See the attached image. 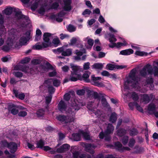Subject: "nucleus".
<instances>
[{
    "label": "nucleus",
    "instance_id": "b1692460",
    "mask_svg": "<svg viewBox=\"0 0 158 158\" xmlns=\"http://www.w3.org/2000/svg\"><path fill=\"white\" fill-rule=\"evenodd\" d=\"M51 35L52 34L49 33H44L43 36V39L44 41L48 43L50 40L49 37L51 36Z\"/></svg>",
    "mask_w": 158,
    "mask_h": 158
},
{
    "label": "nucleus",
    "instance_id": "79ce46f5",
    "mask_svg": "<svg viewBox=\"0 0 158 158\" xmlns=\"http://www.w3.org/2000/svg\"><path fill=\"white\" fill-rule=\"evenodd\" d=\"M135 54L139 56H147L148 55V53L146 52H141L139 51H136L135 52Z\"/></svg>",
    "mask_w": 158,
    "mask_h": 158
},
{
    "label": "nucleus",
    "instance_id": "6ab92c4d",
    "mask_svg": "<svg viewBox=\"0 0 158 158\" xmlns=\"http://www.w3.org/2000/svg\"><path fill=\"white\" fill-rule=\"evenodd\" d=\"M71 68H72L73 71H71V73H73L75 74V75L78 76H79V74L77 73L79 70V68L78 66L75 65L73 64H71Z\"/></svg>",
    "mask_w": 158,
    "mask_h": 158
},
{
    "label": "nucleus",
    "instance_id": "7ed1b4c3",
    "mask_svg": "<svg viewBox=\"0 0 158 158\" xmlns=\"http://www.w3.org/2000/svg\"><path fill=\"white\" fill-rule=\"evenodd\" d=\"M56 119L58 121L64 123H70L72 121V119L70 118L69 116L64 114H59L57 115Z\"/></svg>",
    "mask_w": 158,
    "mask_h": 158
},
{
    "label": "nucleus",
    "instance_id": "423d86ee",
    "mask_svg": "<svg viewBox=\"0 0 158 158\" xmlns=\"http://www.w3.org/2000/svg\"><path fill=\"white\" fill-rule=\"evenodd\" d=\"M109 36L108 40L109 42L111 43L109 44V46L110 48H113L115 47H116V43H114L117 41L114 35L109 33L108 34Z\"/></svg>",
    "mask_w": 158,
    "mask_h": 158
},
{
    "label": "nucleus",
    "instance_id": "7c9ffc66",
    "mask_svg": "<svg viewBox=\"0 0 158 158\" xmlns=\"http://www.w3.org/2000/svg\"><path fill=\"white\" fill-rule=\"evenodd\" d=\"M131 97L134 102L138 101L139 99L138 94L135 92H133L132 93Z\"/></svg>",
    "mask_w": 158,
    "mask_h": 158
},
{
    "label": "nucleus",
    "instance_id": "f8f14e48",
    "mask_svg": "<svg viewBox=\"0 0 158 158\" xmlns=\"http://www.w3.org/2000/svg\"><path fill=\"white\" fill-rule=\"evenodd\" d=\"M40 68L42 70L46 71L48 69H53V67L48 62H47L45 64H41L40 65Z\"/></svg>",
    "mask_w": 158,
    "mask_h": 158
},
{
    "label": "nucleus",
    "instance_id": "cd10ccee",
    "mask_svg": "<svg viewBox=\"0 0 158 158\" xmlns=\"http://www.w3.org/2000/svg\"><path fill=\"white\" fill-rule=\"evenodd\" d=\"M44 144V142L42 139H40L36 143L37 146L36 148L42 149Z\"/></svg>",
    "mask_w": 158,
    "mask_h": 158
},
{
    "label": "nucleus",
    "instance_id": "864d4df0",
    "mask_svg": "<svg viewBox=\"0 0 158 158\" xmlns=\"http://www.w3.org/2000/svg\"><path fill=\"white\" fill-rule=\"evenodd\" d=\"M153 82V79L152 77H148L146 78V82L148 84H152Z\"/></svg>",
    "mask_w": 158,
    "mask_h": 158
},
{
    "label": "nucleus",
    "instance_id": "ddd939ff",
    "mask_svg": "<svg viewBox=\"0 0 158 158\" xmlns=\"http://www.w3.org/2000/svg\"><path fill=\"white\" fill-rule=\"evenodd\" d=\"M72 3L71 0H65L64 1V6L63 9L65 11H69L71 9V4Z\"/></svg>",
    "mask_w": 158,
    "mask_h": 158
},
{
    "label": "nucleus",
    "instance_id": "774afa93",
    "mask_svg": "<svg viewBox=\"0 0 158 158\" xmlns=\"http://www.w3.org/2000/svg\"><path fill=\"white\" fill-rule=\"evenodd\" d=\"M154 68V75L155 76H158V68L155 66L153 67Z\"/></svg>",
    "mask_w": 158,
    "mask_h": 158
},
{
    "label": "nucleus",
    "instance_id": "603ef678",
    "mask_svg": "<svg viewBox=\"0 0 158 158\" xmlns=\"http://www.w3.org/2000/svg\"><path fill=\"white\" fill-rule=\"evenodd\" d=\"M63 15L61 13H59L57 15H53L51 16V18L52 19H55L56 17H62Z\"/></svg>",
    "mask_w": 158,
    "mask_h": 158
},
{
    "label": "nucleus",
    "instance_id": "4c0bfd02",
    "mask_svg": "<svg viewBox=\"0 0 158 158\" xmlns=\"http://www.w3.org/2000/svg\"><path fill=\"white\" fill-rule=\"evenodd\" d=\"M67 29L69 32H72L76 31V28L73 25L69 24L68 27H67Z\"/></svg>",
    "mask_w": 158,
    "mask_h": 158
},
{
    "label": "nucleus",
    "instance_id": "dca6fc26",
    "mask_svg": "<svg viewBox=\"0 0 158 158\" xmlns=\"http://www.w3.org/2000/svg\"><path fill=\"white\" fill-rule=\"evenodd\" d=\"M114 129V127L111 124H109L107 127L106 130L105 131V134L108 135L113 133Z\"/></svg>",
    "mask_w": 158,
    "mask_h": 158
},
{
    "label": "nucleus",
    "instance_id": "338daca9",
    "mask_svg": "<svg viewBox=\"0 0 158 158\" xmlns=\"http://www.w3.org/2000/svg\"><path fill=\"white\" fill-rule=\"evenodd\" d=\"M60 38L61 40H63L65 38H68L69 37V35L66 34H63V33H61L60 35Z\"/></svg>",
    "mask_w": 158,
    "mask_h": 158
},
{
    "label": "nucleus",
    "instance_id": "09e8293b",
    "mask_svg": "<svg viewBox=\"0 0 158 158\" xmlns=\"http://www.w3.org/2000/svg\"><path fill=\"white\" fill-rule=\"evenodd\" d=\"M38 43L36 44L35 45H33L32 47V48L34 50H40L43 48L41 45L38 44Z\"/></svg>",
    "mask_w": 158,
    "mask_h": 158
},
{
    "label": "nucleus",
    "instance_id": "bb28decb",
    "mask_svg": "<svg viewBox=\"0 0 158 158\" xmlns=\"http://www.w3.org/2000/svg\"><path fill=\"white\" fill-rule=\"evenodd\" d=\"M117 114L115 113H112L110 117V121L112 123H115L117 119Z\"/></svg>",
    "mask_w": 158,
    "mask_h": 158
},
{
    "label": "nucleus",
    "instance_id": "052dcab7",
    "mask_svg": "<svg viewBox=\"0 0 158 158\" xmlns=\"http://www.w3.org/2000/svg\"><path fill=\"white\" fill-rule=\"evenodd\" d=\"M14 74L16 77L18 78L21 77L23 76V73L19 71L15 72Z\"/></svg>",
    "mask_w": 158,
    "mask_h": 158
},
{
    "label": "nucleus",
    "instance_id": "f03ea898",
    "mask_svg": "<svg viewBox=\"0 0 158 158\" xmlns=\"http://www.w3.org/2000/svg\"><path fill=\"white\" fill-rule=\"evenodd\" d=\"M153 69L152 66L149 64H147L144 66L140 71L139 74L143 77H146L147 72L148 74L152 75L153 73Z\"/></svg>",
    "mask_w": 158,
    "mask_h": 158
},
{
    "label": "nucleus",
    "instance_id": "473e14b6",
    "mask_svg": "<svg viewBox=\"0 0 158 158\" xmlns=\"http://www.w3.org/2000/svg\"><path fill=\"white\" fill-rule=\"evenodd\" d=\"M156 106L154 104H151L148 105V110L149 111L153 112L154 114L156 110Z\"/></svg>",
    "mask_w": 158,
    "mask_h": 158
},
{
    "label": "nucleus",
    "instance_id": "aec40b11",
    "mask_svg": "<svg viewBox=\"0 0 158 158\" xmlns=\"http://www.w3.org/2000/svg\"><path fill=\"white\" fill-rule=\"evenodd\" d=\"M135 105L136 106V108H138V107H139V108H140L141 109V110H142V111H141L140 110H139V111H140V112H143V109L138 104V103L137 102H130L128 104V106L131 110H133V109L134 107V106Z\"/></svg>",
    "mask_w": 158,
    "mask_h": 158
},
{
    "label": "nucleus",
    "instance_id": "5fc2aeb1",
    "mask_svg": "<svg viewBox=\"0 0 158 158\" xmlns=\"http://www.w3.org/2000/svg\"><path fill=\"white\" fill-rule=\"evenodd\" d=\"M10 49V47L8 45H4L3 46L2 50L4 52H7L9 51Z\"/></svg>",
    "mask_w": 158,
    "mask_h": 158
},
{
    "label": "nucleus",
    "instance_id": "393cba45",
    "mask_svg": "<svg viewBox=\"0 0 158 158\" xmlns=\"http://www.w3.org/2000/svg\"><path fill=\"white\" fill-rule=\"evenodd\" d=\"M9 143L6 140H3L0 142V148H8Z\"/></svg>",
    "mask_w": 158,
    "mask_h": 158
},
{
    "label": "nucleus",
    "instance_id": "69168bd1",
    "mask_svg": "<svg viewBox=\"0 0 158 158\" xmlns=\"http://www.w3.org/2000/svg\"><path fill=\"white\" fill-rule=\"evenodd\" d=\"M38 6V3L37 2H35L32 4L31 6V9L32 10H35Z\"/></svg>",
    "mask_w": 158,
    "mask_h": 158
},
{
    "label": "nucleus",
    "instance_id": "13d9d810",
    "mask_svg": "<svg viewBox=\"0 0 158 158\" xmlns=\"http://www.w3.org/2000/svg\"><path fill=\"white\" fill-rule=\"evenodd\" d=\"M18 114L19 116L22 117H24L27 114V112L25 111H20Z\"/></svg>",
    "mask_w": 158,
    "mask_h": 158
},
{
    "label": "nucleus",
    "instance_id": "20e7f679",
    "mask_svg": "<svg viewBox=\"0 0 158 158\" xmlns=\"http://www.w3.org/2000/svg\"><path fill=\"white\" fill-rule=\"evenodd\" d=\"M97 147V146L94 144L89 143H84L83 146V147L85 148L84 150L92 155V156H94L95 152L94 149H91V148L95 149Z\"/></svg>",
    "mask_w": 158,
    "mask_h": 158
},
{
    "label": "nucleus",
    "instance_id": "0eeeda50",
    "mask_svg": "<svg viewBox=\"0 0 158 158\" xmlns=\"http://www.w3.org/2000/svg\"><path fill=\"white\" fill-rule=\"evenodd\" d=\"M70 148V146L69 144L65 143L57 148L56 152L58 153H64L68 151Z\"/></svg>",
    "mask_w": 158,
    "mask_h": 158
},
{
    "label": "nucleus",
    "instance_id": "e433bc0d",
    "mask_svg": "<svg viewBox=\"0 0 158 158\" xmlns=\"http://www.w3.org/2000/svg\"><path fill=\"white\" fill-rule=\"evenodd\" d=\"M29 40L25 36H22L19 40V42L22 45H25L27 42Z\"/></svg>",
    "mask_w": 158,
    "mask_h": 158
},
{
    "label": "nucleus",
    "instance_id": "4be33fe9",
    "mask_svg": "<svg viewBox=\"0 0 158 158\" xmlns=\"http://www.w3.org/2000/svg\"><path fill=\"white\" fill-rule=\"evenodd\" d=\"M81 138V135L78 133H74L72 134V139L75 141L80 140Z\"/></svg>",
    "mask_w": 158,
    "mask_h": 158
},
{
    "label": "nucleus",
    "instance_id": "ea45409f",
    "mask_svg": "<svg viewBox=\"0 0 158 158\" xmlns=\"http://www.w3.org/2000/svg\"><path fill=\"white\" fill-rule=\"evenodd\" d=\"M101 102L102 106L104 107H107L109 106L106 98L103 96H102V98Z\"/></svg>",
    "mask_w": 158,
    "mask_h": 158
},
{
    "label": "nucleus",
    "instance_id": "a878e982",
    "mask_svg": "<svg viewBox=\"0 0 158 158\" xmlns=\"http://www.w3.org/2000/svg\"><path fill=\"white\" fill-rule=\"evenodd\" d=\"M127 131L124 128H119L117 131V134L120 137L124 135L126 133Z\"/></svg>",
    "mask_w": 158,
    "mask_h": 158
},
{
    "label": "nucleus",
    "instance_id": "6e6552de",
    "mask_svg": "<svg viewBox=\"0 0 158 158\" xmlns=\"http://www.w3.org/2000/svg\"><path fill=\"white\" fill-rule=\"evenodd\" d=\"M136 70L133 69L131 70L129 75L130 78L134 81L135 85H136L138 83V77L136 75Z\"/></svg>",
    "mask_w": 158,
    "mask_h": 158
},
{
    "label": "nucleus",
    "instance_id": "6e6d98bb",
    "mask_svg": "<svg viewBox=\"0 0 158 158\" xmlns=\"http://www.w3.org/2000/svg\"><path fill=\"white\" fill-rule=\"evenodd\" d=\"M59 6L58 3L57 2H54L52 5L51 8L52 9H56Z\"/></svg>",
    "mask_w": 158,
    "mask_h": 158
},
{
    "label": "nucleus",
    "instance_id": "e2e57ef3",
    "mask_svg": "<svg viewBox=\"0 0 158 158\" xmlns=\"http://www.w3.org/2000/svg\"><path fill=\"white\" fill-rule=\"evenodd\" d=\"M59 139L60 140H62L65 137V135L61 132L58 133Z\"/></svg>",
    "mask_w": 158,
    "mask_h": 158
},
{
    "label": "nucleus",
    "instance_id": "39448f33",
    "mask_svg": "<svg viewBox=\"0 0 158 158\" xmlns=\"http://www.w3.org/2000/svg\"><path fill=\"white\" fill-rule=\"evenodd\" d=\"M19 108L18 106L12 103H9L7 107L9 112L14 115L17 114L19 113Z\"/></svg>",
    "mask_w": 158,
    "mask_h": 158
},
{
    "label": "nucleus",
    "instance_id": "2f4dec72",
    "mask_svg": "<svg viewBox=\"0 0 158 158\" xmlns=\"http://www.w3.org/2000/svg\"><path fill=\"white\" fill-rule=\"evenodd\" d=\"M45 111L43 109H40L38 110L36 114L38 117H42L44 114Z\"/></svg>",
    "mask_w": 158,
    "mask_h": 158
},
{
    "label": "nucleus",
    "instance_id": "58836bf2",
    "mask_svg": "<svg viewBox=\"0 0 158 158\" xmlns=\"http://www.w3.org/2000/svg\"><path fill=\"white\" fill-rule=\"evenodd\" d=\"M13 9L11 7L7 8L4 10L5 14L7 15H11L13 12Z\"/></svg>",
    "mask_w": 158,
    "mask_h": 158
},
{
    "label": "nucleus",
    "instance_id": "4468645a",
    "mask_svg": "<svg viewBox=\"0 0 158 158\" xmlns=\"http://www.w3.org/2000/svg\"><path fill=\"white\" fill-rule=\"evenodd\" d=\"M141 97L143 98V102L146 103H148L153 98V95L152 94H151L149 97L148 94H143Z\"/></svg>",
    "mask_w": 158,
    "mask_h": 158
},
{
    "label": "nucleus",
    "instance_id": "f257e3e1",
    "mask_svg": "<svg viewBox=\"0 0 158 158\" xmlns=\"http://www.w3.org/2000/svg\"><path fill=\"white\" fill-rule=\"evenodd\" d=\"M82 103L77 100H74L67 110V112L73 116L75 115L76 111L79 110L81 106H83Z\"/></svg>",
    "mask_w": 158,
    "mask_h": 158
},
{
    "label": "nucleus",
    "instance_id": "a19ab883",
    "mask_svg": "<svg viewBox=\"0 0 158 158\" xmlns=\"http://www.w3.org/2000/svg\"><path fill=\"white\" fill-rule=\"evenodd\" d=\"M14 93L15 94L16 97L18 96V98L21 100H23L24 99L25 95L24 93H22L19 94L18 95V93L15 90L14 91Z\"/></svg>",
    "mask_w": 158,
    "mask_h": 158
},
{
    "label": "nucleus",
    "instance_id": "c03bdc74",
    "mask_svg": "<svg viewBox=\"0 0 158 158\" xmlns=\"http://www.w3.org/2000/svg\"><path fill=\"white\" fill-rule=\"evenodd\" d=\"M129 137L127 136H125L123 137L122 139V142L124 145H126L128 142Z\"/></svg>",
    "mask_w": 158,
    "mask_h": 158
},
{
    "label": "nucleus",
    "instance_id": "f704fd0d",
    "mask_svg": "<svg viewBox=\"0 0 158 158\" xmlns=\"http://www.w3.org/2000/svg\"><path fill=\"white\" fill-rule=\"evenodd\" d=\"M92 66L95 69H101L103 68V65L101 63H95L92 65Z\"/></svg>",
    "mask_w": 158,
    "mask_h": 158
},
{
    "label": "nucleus",
    "instance_id": "1a4fd4ad",
    "mask_svg": "<svg viewBox=\"0 0 158 158\" xmlns=\"http://www.w3.org/2000/svg\"><path fill=\"white\" fill-rule=\"evenodd\" d=\"M8 148L10 149V152L12 154H14L17 151L18 147L17 144L14 142L9 143Z\"/></svg>",
    "mask_w": 158,
    "mask_h": 158
},
{
    "label": "nucleus",
    "instance_id": "49530a36",
    "mask_svg": "<svg viewBox=\"0 0 158 158\" xmlns=\"http://www.w3.org/2000/svg\"><path fill=\"white\" fill-rule=\"evenodd\" d=\"M135 143V139L134 138H131L130 139L129 143L128 146L131 148H132L134 146Z\"/></svg>",
    "mask_w": 158,
    "mask_h": 158
},
{
    "label": "nucleus",
    "instance_id": "de8ad7c7",
    "mask_svg": "<svg viewBox=\"0 0 158 158\" xmlns=\"http://www.w3.org/2000/svg\"><path fill=\"white\" fill-rule=\"evenodd\" d=\"M82 135L85 140H90V135L86 132H83L82 133Z\"/></svg>",
    "mask_w": 158,
    "mask_h": 158
},
{
    "label": "nucleus",
    "instance_id": "bf43d9fd",
    "mask_svg": "<svg viewBox=\"0 0 158 158\" xmlns=\"http://www.w3.org/2000/svg\"><path fill=\"white\" fill-rule=\"evenodd\" d=\"M85 90L84 89L78 90L77 91V94L79 95H83L85 94Z\"/></svg>",
    "mask_w": 158,
    "mask_h": 158
},
{
    "label": "nucleus",
    "instance_id": "680f3d73",
    "mask_svg": "<svg viewBox=\"0 0 158 158\" xmlns=\"http://www.w3.org/2000/svg\"><path fill=\"white\" fill-rule=\"evenodd\" d=\"M31 63L33 64L36 65L40 64L41 63V61L40 60L36 59L32 60Z\"/></svg>",
    "mask_w": 158,
    "mask_h": 158
},
{
    "label": "nucleus",
    "instance_id": "c756f323",
    "mask_svg": "<svg viewBox=\"0 0 158 158\" xmlns=\"http://www.w3.org/2000/svg\"><path fill=\"white\" fill-rule=\"evenodd\" d=\"M138 133L139 131L138 130L134 127L130 130L129 131V134L131 136L136 135L138 134Z\"/></svg>",
    "mask_w": 158,
    "mask_h": 158
},
{
    "label": "nucleus",
    "instance_id": "3c124183",
    "mask_svg": "<svg viewBox=\"0 0 158 158\" xmlns=\"http://www.w3.org/2000/svg\"><path fill=\"white\" fill-rule=\"evenodd\" d=\"M60 41L58 38L54 39L52 41V43L55 45V47L57 46L60 43Z\"/></svg>",
    "mask_w": 158,
    "mask_h": 158
},
{
    "label": "nucleus",
    "instance_id": "a211bd4d",
    "mask_svg": "<svg viewBox=\"0 0 158 158\" xmlns=\"http://www.w3.org/2000/svg\"><path fill=\"white\" fill-rule=\"evenodd\" d=\"M81 76L79 74V76L75 75L74 74L71 73L70 76V80L71 81H76L78 80H81Z\"/></svg>",
    "mask_w": 158,
    "mask_h": 158
},
{
    "label": "nucleus",
    "instance_id": "a18cd8bd",
    "mask_svg": "<svg viewBox=\"0 0 158 158\" xmlns=\"http://www.w3.org/2000/svg\"><path fill=\"white\" fill-rule=\"evenodd\" d=\"M107 69L110 70H113L115 69V65L111 64H107L106 66Z\"/></svg>",
    "mask_w": 158,
    "mask_h": 158
},
{
    "label": "nucleus",
    "instance_id": "0e129e2a",
    "mask_svg": "<svg viewBox=\"0 0 158 158\" xmlns=\"http://www.w3.org/2000/svg\"><path fill=\"white\" fill-rule=\"evenodd\" d=\"M52 99V97L51 96H47L46 98V104H49L51 102Z\"/></svg>",
    "mask_w": 158,
    "mask_h": 158
},
{
    "label": "nucleus",
    "instance_id": "2eb2a0df",
    "mask_svg": "<svg viewBox=\"0 0 158 158\" xmlns=\"http://www.w3.org/2000/svg\"><path fill=\"white\" fill-rule=\"evenodd\" d=\"M90 72L89 71H86L85 72L82 77L83 79L87 82H89L90 80L89 79L90 75Z\"/></svg>",
    "mask_w": 158,
    "mask_h": 158
},
{
    "label": "nucleus",
    "instance_id": "37998d69",
    "mask_svg": "<svg viewBox=\"0 0 158 158\" xmlns=\"http://www.w3.org/2000/svg\"><path fill=\"white\" fill-rule=\"evenodd\" d=\"M61 82L60 81L57 79H54L53 80L52 83L54 86L58 87L59 86Z\"/></svg>",
    "mask_w": 158,
    "mask_h": 158
},
{
    "label": "nucleus",
    "instance_id": "8fccbe9b",
    "mask_svg": "<svg viewBox=\"0 0 158 158\" xmlns=\"http://www.w3.org/2000/svg\"><path fill=\"white\" fill-rule=\"evenodd\" d=\"M48 92L50 94H52L55 91V89L52 85H49L48 87Z\"/></svg>",
    "mask_w": 158,
    "mask_h": 158
},
{
    "label": "nucleus",
    "instance_id": "4d7b16f0",
    "mask_svg": "<svg viewBox=\"0 0 158 158\" xmlns=\"http://www.w3.org/2000/svg\"><path fill=\"white\" fill-rule=\"evenodd\" d=\"M92 96L93 98L95 99H100V97L98 94V93L96 92H94L92 94Z\"/></svg>",
    "mask_w": 158,
    "mask_h": 158
},
{
    "label": "nucleus",
    "instance_id": "412c9836",
    "mask_svg": "<svg viewBox=\"0 0 158 158\" xmlns=\"http://www.w3.org/2000/svg\"><path fill=\"white\" fill-rule=\"evenodd\" d=\"M101 79V77H95L94 75H92L91 76V80L95 82V85L98 87L101 86V83L98 82H95V81L100 80Z\"/></svg>",
    "mask_w": 158,
    "mask_h": 158
},
{
    "label": "nucleus",
    "instance_id": "72a5a7b5",
    "mask_svg": "<svg viewBox=\"0 0 158 158\" xmlns=\"http://www.w3.org/2000/svg\"><path fill=\"white\" fill-rule=\"evenodd\" d=\"M4 20L2 17H0V31L3 32L5 29V27L4 26Z\"/></svg>",
    "mask_w": 158,
    "mask_h": 158
},
{
    "label": "nucleus",
    "instance_id": "9b49d317",
    "mask_svg": "<svg viewBox=\"0 0 158 158\" xmlns=\"http://www.w3.org/2000/svg\"><path fill=\"white\" fill-rule=\"evenodd\" d=\"M58 108L60 111L63 112L66 110L67 105L63 101L61 100L58 104Z\"/></svg>",
    "mask_w": 158,
    "mask_h": 158
},
{
    "label": "nucleus",
    "instance_id": "9d476101",
    "mask_svg": "<svg viewBox=\"0 0 158 158\" xmlns=\"http://www.w3.org/2000/svg\"><path fill=\"white\" fill-rule=\"evenodd\" d=\"M19 9L15 8L14 10V12L15 13V15L16 16H19V18L20 19H23L26 20H27L29 17L27 16L22 14V12L19 11Z\"/></svg>",
    "mask_w": 158,
    "mask_h": 158
},
{
    "label": "nucleus",
    "instance_id": "c9c22d12",
    "mask_svg": "<svg viewBox=\"0 0 158 158\" xmlns=\"http://www.w3.org/2000/svg\"><path fill=\"white\" fill-rule=\"evenodd\" d=\"M86 51L85 49L83 48L81 51H80L77 49L75 50V54L78 56H82L83 53H86Z\"/></svg>",
    "mask_w": 158,
    "mask_h": 158
},
{
    "label": "nucleus",
    "instance_id": "c85d7f7f",
    "mask_svg": "<svg viewBox=\"0 0 158 158\" xmlns=\"http://www.w3.org/2000/svg\"><path fill=\"white\" fill-rule=\"evenodd\" d=\"M72 53L71 49L70 48H68L65 51H63L61 53V55L64 56H68L71 55Z\"/></svg>",
    "mask_w": 158,
    "mask_h": 158
},
{
    "label": "nucleus",
    "instance_id": "f3484780",
    "mask_svg": "<svg viewBox=\"0 0 158 158\" xmlns=\"http://www.w3.org/2000/svg\"><path fill=\"white\" fill-rule=\"evenodd\" d=\"M133 50L131 48L123 50L120 52L119 54L123 55H128L133 53Z\"/></svg>",
    "mask_w": 158,
    "mask_h": 158
},
{
    "label": "nucleus",
    "instance_id": "5701e85b",
    "mask_svg": "<svg viewBox=\"0 0 158 158\" xmlns=\"http://www.w3.org/2000/svg\"><path fill=\"white\" fill-rule=\"evenodd\" d=\"M114 146L117 150L120 152H123V146L122 144L119 141H117L114 143Z\"/></svg>",
    "mask_w": 158,
    "mask_h": 158
}]
</instances>
